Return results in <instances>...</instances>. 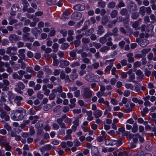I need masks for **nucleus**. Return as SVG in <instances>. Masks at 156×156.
Instances as JSON below:
<instances>
[{
  "label": "nucleus",
  "instance_id": "f257e3e1",
  "mask_svg": "<svg viewBox=\"0 0 156 156\" xmlns=\"http://www.w3.org/2000/svg\"><path fill=\"white\" fill-rule=\"evenodd\" d=\"M93 92L89 87H86L83 89L82 96L85 99H89L91 98L93 95Z\"/></svg>",
  "mask_w": 156,
  "mask_h": 156
},
{
  "label": "nucleus",
  "instance_id": "f03ea898",
  "mask_svg": "<svg viewBox=\"0 0 156 156\" xmlns=\"http://www.w3.org/2000/svg\"><path fill=\"white\" fill-rule=\"evenodd\" d=\"M85 79L86 80L91 82H98L99 80V76L95 75L93 73L85 75Z\"/></svg>",
  "mask_w": 156,
  "mask_h": 156
},
{
  "label": "nucleus",
  "instance_id": "7ed1b4c3",
  "mask_svg": "<svg viewBox=\"0 0 156 156\" xmlns=\"http://www.w3.org/2000/svg\"><path fill=\"white\" fill-rule=\"evenodd\" d=\"M0 117L2 119H4L6 121L10 119L9 117L7 112L4 111L3 108L0 107Z\"/></svg>",
  "mask_w": 156,
  "mask_h": 156
},
{
  "label": "nucleus",
  "instance_id": "20e7f679",
  "mask_svg": "<svg viewBox=\"0 0 156 156\" xmlns=\"http://www.w3.org/2000/svg\"><path fill=\"white\" fill-rule=\"evenodd\" d=\"M20 37L15 34H11L9 37L10 42L11 43H15L20 40Z\"/></svg>",
  "mask_w": 156,
  "mask_h": 156
},
{
  "label": "nucleus",
  "instance_id": "39448f33",
  "mask_svg": "<svg viewBox=\"0 0 156 156\" xmlns=\"http://www.w3.org/2000/svg\"><path fill=\"white\" fill-rule=\"evenodd\" d=\"M22 39L24 41L33 42L34 41V37L30 36V33H27L23 35Z\"/></svg>",
  "mask_w": 156,
  "mask_h": 156
},
{
  "label": "nucleus",
  "instance_id": "423d86ee",
  "mask_svg": "<svg viewBox=\"0 0 156 156\" xmlns=\"http://www.w3.org/2000/svg\"><path fill=\"white\" fill-rule=\"evenodd\" d=\"M11 118L14 120L18 121L21 120L20 112L18 111V109H17L13 115L11 116Z\"/></svg>",
  "mask_w": 156,
  "mask_h": 156
},
{
  "label": "nucleus",
  "instance_id": "0eeeda50",
  "mask_svg": "<svg viewBox=\"0 0 156 156\" xmlns=\"http://www.w3.org/2000/svg\"><path fill=\"white\" fill-rule=\"evenodd\" d=\"M82 16V14L80 12H74L71 15V19L75 20H80Z\"/></svg>",
  "mask_w": 156,
  "mask_h": 156
},
{
  "label": "nucleus",
  "instance_id": "6e6552de",
  "mask_svg": "<svg viewBox=\"0 0 156 156\" xmlns=\"http://www.w3.org/2000/svg\"><path fill=\"white\" fill-rule=\"evenodd\" d=\"M18 111L20 112L21 120L26 118L27 116L26 110L22 108H18Z\"/></svg>",
  "mask_w": 156,
  "mask_h": 156
},
{
  "label": "nucleus",
  "instance_id": "1a4fd4ad",
  "mask_svg": "<svg viewBox=\"0 0 156 156\" xmlns=\"http://www.w3.org/2000/svg\"><path fill=\"white\" fill-rule=\"evenodd\" d=\"M9 143L6 137H3L0 139V146L1 147H4Z\"/></svg>",
  "mask_w": 156,
  "mask_h": 156
},
{
  "label": "nucleus",
  "instance_id": "9d476101",
  "mask_svg": "<svg viewBox=\"0 0 156 156\" xmlns=\"http://www.w3.org/2000/svg\"><path fill=\"white\" fill-rule=\"evenodd\" d=\"M73 9L76 11H83L85 9V6L83 5L77 4L74 5Z\"/></svg>",
  "mask_w": 156,
  "mask_h": 156
},
{
  "label": "nucleus",
  "instance_id": "9b49d317",
  "mask_svg": "<svg viewBox=\"0 0 156 156\" xmlns=\"http://www.w3.org/2000/svg\"><path fill=\"white\" fill-rule=\"evenodd\" d=\"M25 50L24 49H21L18 50L19 54L18 55L20 58L25 59Z\"/></svg>",
  "mask_w": 156,
  "mask_h": 156
},
{
  "label": "nucleus",
  "instance_id": "f8f14e48",
  "mask_svg": "<svg viewBox=\"0 0 156 156\" xmlns=\"http://www.w3.org/2000/svg\"><path fill=\"white\" fill-rule=\"evenodd\" d=\"M105 144L106 145H114L117 144L116 140L110 139L106 140Z\"/></svg>",
  "mask_w": 156,
  "mask_h": 156
},
{
  "label": "nucleus",
  "instance_id": "ddd939ff",
  "mask_svg": "<svg viewBox=\"0 0 156 156\" xmlns=\"http://www.w3.org/2000/svg\"><path fill=\"white\" fill-rule=\"evenodd\" d=\"M60 64L61 68H64L66 66H68L70 62L66 60H62L60 61Z\"/></svg>",
  "mask_w": 156,
  "mask_h": 156
},
{
  "label": "nucleus",
  "instance_id": "4468645a",
  "mask_svg": "<svg viewBox=\"0 0 156 156\" xmlns=\"http://www.w3.org/2000/svg\"><path fill=\"white\" fill-rule=\"evenodd\" d=\"M102 112V111L98 109L94 111L93 114L96 118H98L101 116Z\"/></svg>",
  "mask_w": 156,
  "mask_h": 156
},
{
  "label": "nucleus",
  "instance_id": "2eb2a0df",
  "mask_svg": "<svg viewBox=\"0 0 156 156\" xmlns=\"http://www.w3.org/2000/svg\"><path fill=\"white\" fill-rule=\"evenodd\" d=\"M69 55L73 59L76 60L78 59L79 60H80V57L78 58H77V54L76 51L73 50L70 51L69 52Z\"/></svg>",
  "mask_w": 156,
  "mask_h": 156
},
{
  "label": "nucleus",
  "instance_id": "dca6fc26",
  "mask_svg": "<svg viewBox=\"0 0 156 156\" xmlns=\"http://www.w3.org/2000/svg\"><path fill=\"white\" fill-rule=\"evenodd\" d=\"M129 9L130 12H132L135 11L137 9V6L133 2H131L129 4Z\"/></svg>",
  "mask_w": 156,
  "mask_h": 156
},
{
  "label": "nucleus",
  "instance_id": "f3484780",
  "mask_svg": "<svg viewBox=\"0 0 156 156\" xmlns=\"http://www.w3.org/2000/svg\"><path fill=\"white\" fill-rule=\"evenodd\" d=\"M133 53H129L126 55V56L128 58L127 61L129 63L133 62L134 61V59L133 57Z\"/></svg>",
  "mask_w": 156,
  "mask_h": 156
},
{
  "label": "nucleus",
  "instance_id": "a211bd4d",
  "mask_svg": "<svg viewBox=\"0 0 156 156\" xmlns=\"http://www.w3.org/2000/svg\"><path fill=\"white\" fill-rule=\"evenodd\" d=\"M17 49V48L16 47H9L7 48L5 52L7 54H9L11 53L12 50L13 51H16Z\"/></svg>",
  "mask_w": 156,
  "mask_h": 156
},
{
  "label": "nucleus",
  "instance_id": "6ab92c4d",
  "mask_svg": "<svg viewBox=\"0 0 156 156\" xmlns=\"http://www.w3.org/2000/svg\"><path fill=\"white\" fill-rule=\"evenodd\" d=\"M69 15V12L68 11H65L62 14L61 19L64 21H65L68 19V16Z\"/></svg>",
  "mask_w": 156,
  "mask_h": 156
},
{
  "label": "nucleus",
  "instance_id": "aec40b11",
  "mask_svg": "<svg viewBox=\"0 0 156 156\" xmlns=\"http://www.w3.org/2000/svg\"><path fill=\"white\" fill-rule=\"evenodd\" d=\"M118 22V20H114L112 21L109 22L107 25V27L109 28H112Z\"/></svg>",
  "mask_w": 156,
  "mask_h": 156
},
{
  "label": "nucleus",
  "instance_id": "412c9836",
  "mask_svg": "<svg viewBox=\"0 0 156 156\" xmlns=\"http://www.w3.org/2000/svg\"><path fill=\"white\" fill-rule=\"evenodd\" d=\"M104 32L105 30L103 28V27L101 25L98 26L97 30V34L101 35Z\"/></svg>",
  "mask_w": 156,
  "mask_h": 156
},
{
  "label": "nucleus",
  "instance_id": "4be33fe9",
  "mask_svg": "<svg viewBox=\"0 0 156 156\" xmlns=\"http://www.w3.org/2000/svg\"><path fill=\"white\" fill-rule=\"evenodd\" d=\"M86 113L88 116L87 119L88 121H91L93 119V117L92 116V112L91 111H87Z\"/></svg>",
  "mask_w": 156,
  "mask_h": 156
},
{
  "label": "nucleus",
  "instance_id": "5701e85b",
  "mask_svg": "<svg viewBox=\"0 0 156 156\" xmlns=\"http://www.w3.org/2000/svg\"><path fill=\"white\" fill-rule=\"evenodd\" d=\"M16 86L20 90H23L25 87V86L23 83L21 81H19L17 83Z\"/></svg>",
  "mask_w": 156,
  "mask_h": 156
},
{
  "label": "nucleus",
  "instance_id": "b1692460",
  "mask_svg": "<svg viewBox=\"0 0 156 156\" xmlns=\"http://www.w3.org/2000/svg\"><path fill=\"white\" fill-rule=\"evenodd\" d=\"M39 118V117L37 115L34 116H31L29 117V119L30 120H33L32 123L34 124L37 121V119Z\"/></svg>",
  "mask_w": 156,
  "mask_h": 156
},
{
  "label": "nucleus",
  "instance_id": "393cba45",
  "mask_svg": "<svg viewBox=\"0 0 156 156\" xmlns=\"http://www.w3.org/2000/svg\"><path fill=\"white\" fill-rule=\"evenodd\" d=\"M94 28H91L87 30H86L85 32L86 34V36H89L91 35L94 32Z\"/></svg>",
  "mask_w": 156,
  "mask_h": 156
},
{
  "label": "nucleus",
  "instance_id": "a878e982",
  "mask_svg": "<svg viewBox=\"0 0 156 156\" xmlns=\"http://www.w3.org/2000/svg\"><path fill=\"white\" fill-rule=\"evenodd\" d=\"M12 78L14 80H22L23 76H20L18 75L17 73H15L13 74L12 75Z\"/></svg>",
  "mask_w": 156,
  "mask_h": 156
},
{
  "label": "nucleus",
  "instance_id": "bb28decb",
  "mask_svg": "<svg viewBox=\"0 0 156 156\" xmlns=\"http://www.w3.org/2000/svg\"><path fill=\"white\" fill-rule=\"evenodd\" d=\"M132 101L134 103H138L139 105H141L143 103V101L140 99H138L136 98H133L132 99Z\"/></svg>",
  "mask_w": 156,
  "mask_h": 156
},
{
  "label": "nucleus",
  "instance_id": "cd10ccee",
  "mask_svg": "<svg viewBox=\"0 0 156 156\" xmlns=\"http://www.w3.org/2000/svg\"><path fill=\"white\" fill-rule=\"evenodd\" d=\"M149 41L147 40H143L140 42V45L142 47H145L149 44Z\"/></svg>",
  "mask_w": 156,
  "mask_h": 156
},
{
  "label": "nucleus",
  "instance_id": "c85d7f7f",
  "mask_svg": "<svg viewBox=\"0 0 156 156\" xmlns=\"http://www.w3.org/2000/svg\"><path fill=\"white\" fill-rule=\"evenodd\" d=\"M130 23L132 24V26L136 30L137 29H139V28H138V26H139V22L137 21H136L134 22H131Z\"/></svg>",
  "mask_w": 156,
  "mask_h": 156
},
{
  "label": "nucleus",
  "instance_id": "c756f323",
  "mask_svg": "<svg viewBox=\"0 0 156 156\" xmlns=\"http://www.w3.org/2000/svg\"><path fill=\"white\" fill-rule=\"evenodd\" d=\"M31 33L35 36V37L37 36L38 34L40 33V30L36 27L33 28L31 30Z\"/></svg>",
  "mask_w": 156,
  "mask_h": 156
},
{
  "label": "nucleus",
  "instance_id": "7c9ffc66",
  "mask_svg": "<svg viewBox=\"0 0 156 156\" xmlns=\"http://www.w3.org/2000/svg\"><path fill=\"white\" fill-rule=\"evenodd\" d=\"M108 20V17L106 16H104L102 18L101 23L103 25H105Z\"/></svg>",
  "mask_w": 156,
  "mask_h": 156
},
{
  "label": "nucleus",
  "instance_id": "2f4dec72",
  "mask_svg": "<svg viewBox=\"0 0 156 156\" xmlns=\"http://www.w3.org/2000/svg\"><path fill=\"white\" fill-rule=\"evenodd\" d=\"M58 47L59 45L57 43H54L52 46L53 52H57L58 51Z\"/></svg>",
  "mask_w": 156,
  "mask_h": 156
},
{
  "label": "nucleus",
  "instance_id": "473e14b6",
  "mask_svg": "<svg viewBox=\"0 0 156 156\" xmlns=\"http://www.w3.org/2000/svg\"><path fill=\"white\" fill-rule=\"evenodd\" d=\"M89 25V21H86L84 23V25L83 27L80 30H78V32L79 33H80V31H83L84 30H86L88 28V26Z\"/></svg>",
  "mask_w": 156,
  "mask_h": 156
},
{
  "label": "nucleus",
  "instance_id": "72a5a7b5",
  "mask_svg": "<svg viewBox=\"0 0 156 156\" xmlns=\"http://www.w3.org/2000/svg\"><path fill=\"white\" fill-rule=\"evenodd\" d=\"M99 151L98 148L97 147L95 146H92L91 147V154L92 155L94 154L98 153Z\"/></svg>",
  "mask_w": 156,
  "mask_h": 156
},
{
  "label": "nucleus",
  "instance_id": "f704fd0d",
  "mask_svg": "<svg viewBox=\"0 0 156 156\" xmlns=\"http://www.w3.org/2000/svg\"><path fill=\"white\" fill-rule=\"evenodd\" d=\"M9 21V23L10 25H12L13 24L16 23L18 22V21L16 19H13L12 16H9L8 19Z\"/></svg>",
  "mask_w": 156,
  "mask_h": 156
},
{
  "label": "nucleus",
  "instance_id": "c9c22d12",
  "mask_svg": "<svg viewBox=\"0 0 156 156\" xmlns=\"http://www.w3.org/2000/svg\"><path fill=\"white\" fill-rule=\"evenodd\" d=\"M149 109L147 108H144L143 110L141 112L142 116L143 117H145L146 115V114L148 112Z\"/></svg>",
  "mask_w": 156,
  "mask_h": 156
},
{
  "label": "nucleus",
  "instance_id": "e433bc0d",
  "mask_svg": "<svg viewBox=\"0 0 156 156\" xmlns=\"http://www.w3.org/2000/svg\"><path fill=\"white\" fill-rule=\"evenodd\" d=\"M145 7L144 6L141 7L140 9V13L143 16L145 15Z\"/></svg>",
  "mask_w": 156,
  "mask_h": 156
},
{
  "label": "nucleus",
  "instance_id": "4c0bfd02",
  "mask_svg": "<svg viewBox=\"0 0 156 156\" xmlns=\"http://www.w3.org/2000/svg\"><path fill=\"white\" fill-rule=\"evenodd\" d=\"M115 5L116 3L115 2L111 1L109 2L108 4L107 7L108 8L113 9L115 7Z\"/></svg>",
  "mask_w": 156,
  "mask_h": 156
},
{
  "label": "nucleus",
  "instance_id": "58836bf2",
  "mask_svg": "<svg viewBox=\"0 0 156 156\" xmlns=\"http://www.w3.org/2000/svg\"><path fill=\"white\" fill-rule=\"evenodd\" d=\"M118 2L119 3L117 5V7L120 8L125 6V4L122 0H119Z\"/></svg>",
  "mask_w": 156,
  "mask_h": 156
},
{
  "label": "nucleus",
  "instance_id": "ea45409f",
  "mask_svg": "<svg viewBox=\"0 0 156 156\" xmlns=\"http://www.w3.org/2000/svg\"><path fill=\"white\" fill-rule=\"evenodd\" d=\"M7 97V96L3 92H2L1 97V101L3 102H5L6 101L5 98Z\"/></svg>",
  "mask_w": 156,
  "mask_h": 156
},
{
  "label": "nucleus",
  "instance_id": "a19ab883",
  "mask_svg": "<svg viewBox=\"0 0 156 156\" xmlns=\"http://www.w3.org/2000/svg\"><path fill=\"white\" fill-rule=\"evenodd\" d=\"M154 28V26L152 24H151L147 25V26L146 30V31L148 32H149L150 30H152Z\"/></svg>",
  "mask_w": 156,
  "mask_h": 156
},
{
  "label": "nucleus",
  "instance_id": "79ce46f5",
  "mask_svg": "<svg viewBox=\"0 0 156 156\" xmlns=\"http://www.w3.org/2000/svg\"><path fill=\"white\" fill-rule=\"evenodd\" d=\"M62 91V86H59L56 89H53L52 90V92H55L56 93L57 92L61 93Z\"/></svg>",
  "mask_w": 156,
  "mask_h": 156
},
{
  "label": "nucleus",
  "instance_id": "37998d69",
  "mask_svg": "<svg viewBox=\"0 0 156 156\" xmlns=\"http://www.w3.org/2000/svg\"><path fill=\"white\" fill-rule=\"evenodd\" d=\"M150 17L151 20V23L153 24L156 22V17L154 14H151L150 16Z\"/></svg>",
  "mask_w": 156,
  "mask_h": 156
},
{
  "label": "nucleus",
  "instance_id": "c03bdc74",
  "mask_svg": "<svg viewBox=\"0 0 156 156\" xmlns=\"http://www.w3.org/2000/svg\"><path fill=\"white\" fill-rule=\"evenodd\" d=\"M69 45L68 43H63L61 46V48L63 50H65L69 48Z\"/></svg>",
  "mask_w": 156,
  "mask_h": 156
},
{
  "label": "nucleus",
  "instance_id": "a18cd8bd",
  "mask_svg": "<svg viewBox=\"0 0 156 156\" xmlns=\"http://www.w3.org/2000/svg\"><path fill=\"white\" fill-rule=\"evenodd\" d=\"M113 62H111L110 63L109 65L107 66L106 67V68L105 69V72L106 73L108 71H110L113 66Z\"/></svg>",
  "mask_w": 156,
  "mask_h": 156
},
{
  "label": "nucleus",
  "instance_id": "49530a36",
  "mask_svg": "<svg viewBox=\"0 0 156 156\" xmlns=\"http://www.w3.org/2000/svg\"><path fill=\"white\" fill-rule=\"evenodd\" d=\"M90 41V39L88 38L84 37L82 39V42L84 44H88Z\"/></svg>",
  "mask_w": 156,
  "mask_h": 156
},
{
  "label": "nucleus",
  "instance_id": "de8ad7c7",
  "mask_svg": "<svg viewBox=\"0 0 156 156\" xmlns=\"http://www.w3.org/2000/svg\"><path fill=\"white\" fill-rule=\"evenodd\" d=\"M118 14V11L116 10H114L111 13L110 16L112 18H115Z\"/></svg>",
  "mask_w": 156,
  "mask_h": 156
},
{
  "label": "nucleus",
  "instance_id": "09e8293b",
  "mask_svg": "<svg viewBox=\"0 0 156 156\" xmlns=\"http://www.w3.org/2000/svg\"><path fill=\"white\" fill-rule=\"evenodd\" d=\"M11 9L12 11H17L19 9V5L18 4H15L13 5L11 8Z\"/></svg>",
  "mask_w": 156,
  "mask_h": 156
},
{
  "label": "nucleus",
  "instance_id": "8fccbe9b",
  "mask_svg": "<svg viewBox=\"0 0 156 156\" xmlns=\"http://www.w3.org/2000/svg\"><path fill=\"white\" fill-rule=\"evenodd\" d=\"M44 75V72L40 70L38 72L37 76L39 78H43Z\"/></svg>",
  "mask_w": 156,
  "mask_h": 156
},
{
  "label": "nucleus",
  "instance_id": "3c124183",
  "mask_svg": "<svg viewBox=\"0 0 156 156\" xmlns=\"http://www.w3.org/2000/svg\"><path fill=\"white\" fill-rule=\"evenodd\" d=\"M138 129L137 125L136 123H134L132 129V132L134 133H136Z\"/></svg>",
  "mask_w": 156,
  "mask_h": 156
},
{
  "label": "nucleus",
  "instance_id": "603ef678",
  "mask_svg": "<svg viewBox=\"0 0 156 156\" xmlns=\"http://www.w3.org/2000/svg\"><path fill=\"white\" fill-rule=\"evenodd\" d=\"M80 65V62L78 61H77L74 62L72 63L70 65V66L71 67L73 68L76 66H79Z\"/></svg>",
  "mask_w": 156,
  "mask_h": 156
},
{
  "label": "nucleus",
  "instance_id": "864d4df0",
  "mask_svg": "<svg viewBox=\"0 0 156 156\" xmlns=\"http://www.w3.org/2000/svg\"><path fill=\"white\" fill-rule=\"evenodd\" d=\"M107 41L106 37H105V35L103 37H101L100 39V42L102 44L105 43Z\"/></svg>",
  "mask_w": 156,
  "mask_h": 156
},
{
  "label": "nucleus",
  "instance_id": "5fc2aeb1",
  "mask_svg": "<svg viewBox=\"0 0 156 156\" xmlns=\"http://www.w3.org/2000/svg\"><path fill=\"white\" fill-rule=\"evenodd\" d=\"M139 16L138 12H133L131 15V18L132 19H136Z\"/></svg>",
  "mask_w": 156,
  "mask_h": 156
},
{
  "label": "nucleus",
  "instance_id": "6e6d98bb",
  "mask_svg": "<svg viewBox=\"0 0 156 156\" xmlns=\"http://www.w3.org/2000/svg\"><path fill=\"white\" fill-rule=\"evenodd\" d=\"M35 127L37 129L41 128L43 126V122L41 121H39L35 125Z\"/></svg>",
  "mask_w": 156,
  "mask_h": 156
},
{
  "label": "nucleus",
  "instance_id": "4d7b16f0",
  "mask_svg": "<svg viewBox=\"0 0 156 156\" xmlns=\"http://www.w3.org/2000/svg\"><path fill=\"white\" fill-rule=\"evenodd\" d=\"M106 136H98L97 139V140L99 142H101L104 140H106Z\"/></svg>",
  "mask_w": 156,
  "mask_h": 156
},
{
  "label": "nucleus",
  "instance_id": "13d9d810",
  "mask_svg": "<svg viewBox=\"0 0 156 156\" xmlns=\"http://www.w3.org/2000/svg\"><path fill=\"white\" fill-rule=\"evenodd\" d=\"M110 49V48L109 47H108L107 46H104V47L101 48L100 49V51L101 52H105L106 51H107L109 50Z\"/></svg>",
  "mask_w": 156,
  "mask_h": 156
},
{
  "label": "nucleus",
  "instance_id": "bf43d9fd",
  "mask_svg": "<svg viewBox=\"0 0 156 156\" xmlns=\"http://www.w3.org/2000/svg\"><path fill=\"white\" fill-rule=\"evenodd\" d=\"M57 122L61 128L64 129H67L66 124L63 122Z\"/></svg>",
  "mask_w": 156,
  "mask_h": 156
},
{
  "label": "nucleus",
  "instance_id": "052dcab7",
  "mask_svg": "<svg viewBox=\"0 0 156 156\" xmlns=\"http://www.w3.org/2000/svg\"><path fill=\"white\" fill-rule=\"evenodd\" d=\"M127 13V10L126 8L122 9L120 11L119 13L122 16H125Z\"/></svg>",
  "mask_w": 156,
  "mask_h": 156
},
{
  "label": "nucleus",
  "instance_id": "680f3d73",
  "mask_svg": "<svg viewBox=\"0 0 156 156\" xmlns=\"http://www.w3.org/2000/svg\"><path fill=\"white\" fill-rule=\"evenodd\" d=\"M135 136L138 137L139 139V141L143 143L144 141V139L142 138L141 136L138 133H136L135 134Z\"/></svg>",
  "mask_w": 156,
  "mask_h": 156
},
{
  "label": "nucleus",
  "instance_id": "e2e57ef3",
  "mask_svg": "<svg viewBox=\"0 0 156 156\" xmlns=\"http://www.w3.org/2000/svg\"><path fill=\"white\" fill-rule=\"evenodd\" d=\"M67 117L66 115L62 116L60 118H58L57 119V122H63L64 119Z\"/></svg>",
  "mask_w": 156,
  "mask_h": 156
},
{
  "label": "nucleus",
  "instance_id": "0e129e2a",
  "mask_svg": "<svg viewBox=\"0 0 156 156\" xmlns=\"http://www.w3.org/2000/svg\"><path fill=\"white\" fill-rule=\"evenodd\" d=\"M74 43L75 47L77 48L80 45L81 43L80 40H76L74 41Z\"/></svg>",
  "mask_w": 156,
  "mask_h": 156
},
{
  "label": "nucleus",
  "instance_id": "69168bd1",
  "mask_svg": "<svg viewBox=\"0 0 156 156\" xmlns=\"http://www.w3.org/2000/svg\"><path fill=\"white\" fill-rule=\"evenodd\" d=\"M56 97L55 93V92H52L49 95V99L50 100H54Z\"/></svg>",
  "mask_w": 156,
  "mask_h": 156
},
{
  "label": "nucleus",
  "instance_id": "338daca9",
  "mask_svg": "<svg viewBox=\"0 0 156 156\" xmlns=\"http://www.w3.org/2000/svg\"><path fill=\"white\" fill-rule=\"evenodd\" d=\"M98 6L101 8H104L105 6V2L104 1L98 2Z\"/></svg>",
  "mask_w": 156,
  "mask_h": 156
},
{
  "label": "nucleus",
  "instance_id": "774afa93",
  "mask_svg": "<svg viewBox=\"0 0 156 156\" xmlns=\"http://www.w3.org/2000/svg\"><path fill=\"white\" fill-rule=\"evenodd\" d=\"M82 61L84 62V63L86 64H89L90 62V60L87 57L82 59Z\"/></svg>",
  "mask_w": 156,
  "mask_h": 156
}]
</instances>
